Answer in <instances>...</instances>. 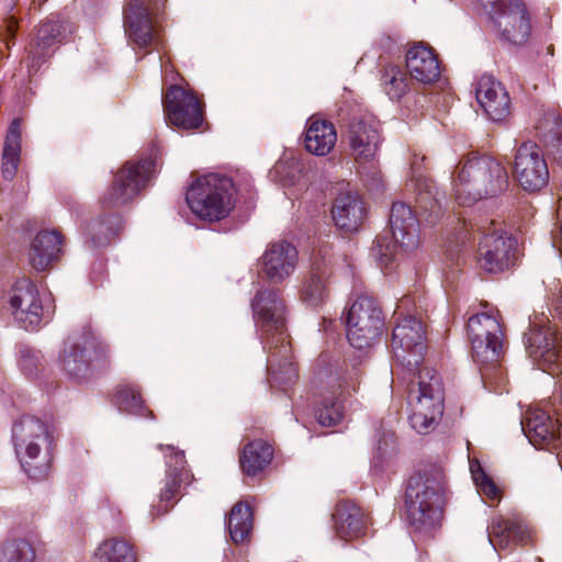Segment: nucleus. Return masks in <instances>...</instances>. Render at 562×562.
<instances>
[{
    "label": "nucleus",
    "instance_id": "f257e3e1",
    "mask_svg": "<svg viewBox=\"0 0 562 562\" xmlns=\"http://www.w3.org/2000/svg\"><path fill=\"white\" fill-rule=\"evenodd\" d=\"M446 493V475L439 464H427L408 479L404 507L407 521L416 532L426 533L440 522Z\"/></svg>",
    "mask_w": 562,
    "mask_h": 562
},
{
    "label": "nucleus",
    "instance_id": "f03ea898",
    "mask_svg": "<svg viewBox=\"0 0 562 562\" xmlns=\"http://www.w3.org/2000/svg\"><path fill=\"white\" fill-rule=\"evenodd\" d=\"M316 366L322 400L315 407V418L323 427H333L344 417L342 402L357 391L360 371L356 364L349 369L346 361L333 360L327 352L318 357Z\"/></svg>",
    "mask_w": 562,
    "mask_h": 562
},
{
    "label": "nucleus",
    "instance_id": "7ed1b4c3",
    "mask_svg": "<svg viewBox=\"0 0 562 562\" xmlns=\"http://www.w3.org/2000/svg\"><path fill=\"white\" fill-rule=\"evenodd\" d=\"M457 202L471 205L482 199L497 196L509 186L505 166L490 155H471L452 180Z\"/></svg>",
    "mask_w": 562,
    "mask_h": 562
},
{
    "label": "nucleus",
    "instance_id": "20e7f679",
    "mask_svg": "<svg viewBox=\"0 0 562 562\" xmlns=\"http://www.w3.org/2000/svg\"><path fill=\"white\" fill-rule=\"evenodd\" d=\"M12 442L23 471L32 480L46 477L50 467L53 435L36 416L23 415L12 425Z\"/></svg>",
    "mask_w": 562,
    "mask_h": 562
},
{
    "label": "nucleus",
    "instance_id": "39448f33",
    "mask_svg": "<svg viewBox=\"0 0 562 562\" xmlns=\"http://www.w3.org/2000/svg\"><path fill=\"white\" fill-rule=\"evenodd\" d=\"M407 392L411 406L408 417L413 429L418 434H428L438 424L445 409V393L441 376L435 369L416 370Z\"/></svg>",
    "mask_w": 562,
    "mask_h": 562
},
{
    "label": "nucleus",
    "instance_id": "423d86ee",
    "mask_svg": "<svg viewBox=\"0 0 562 562\" xmlns=\"http://www.w3.org/2000/svg\"><path fill=\"white\" fill-rule=\"evenodd\" d=\"M237 189L228 176L211 172L198 177L188 188L186 201L193 214L204 221H221L233 210Z\"/></svg>",
    "mask_w": 562,
    "mask_h": 562
},
{
    "label": "nucleus",
    "instance_id": "0eeeda50",
    "mask_svg": "<svg viewBox=\"0 0 562 562\" xmlns=\"http://www.w3.org/2000/svg\"><path fill=\"white\" fill-rule=\"evenodd\" d=\"M389 222L392 240L379 236L371 248V257L382 269L391 267L400 251L408 254L417 249L420 240L419 222L411 205L401 201L394 202Z\"/></svg>",
    "mask_w": 562,
    "mask_h": 562
},
{
    "label": "nucleus",
    "instance_id": "6e6552de",
    "mask_svg": "<svg viewBox=\"0 0 562 562\" xmlns=\"http://www.w3.org/2000/svg\"><path fill=\"white\" fill-rule=\"evenodd\" d=\"M477 10L492 23L499 41L508 46L525 45L531 35L530 13L522 0H476Z\"/></svg>",
    "mask_w": 562,
    "mask_h": 562
},
{
    "label": "nucleus",
    "instance_id": "1a4fd4ad",
    "mask_svg": "<svg viewBox=\"0 0 562 562\" xmlns=\"http://www.w3.org/2000/svg\"><path fill=\"white\" fill-rule=\"evenodd\" d=\"M472 357L482 364L480 373L484 385L497 368L504 352V334L499 321L488 313L472 315L467 324Z\"/></svg>",
    "mask_w": 562,
    "mask_h": 562
},
{
    "label": "nucleus",
    "instance_id": "9d476101",
    "mask_svg": "<svg viewBox=\"0 0 562 562\" xmlns=\"http://www.w3.org/2000/svg\"><path fill=\"white\" fill-rule=\"evenodd\" d=\"M166 0H128L123 11L125 34L133 48L159 49V19Z\"/></svg>",
    "mask_w": 562,
    "mask_h": 562
},
{
    "label": "nucleus",
    "instance_id": "9b49d317",
    "mask_svg": "<svg viewBox=\"0 0 562 562\" xmlns=\"http://www.w3.org/2000/svg\"><path fill=\"white\" fill-rule=\"evenodd\" d=\"M261 344H278L288 338L285 305L281 292L271 285L260 286L250 304Z\"/></svg>",
    "mask_w": 562,
    "mask_h": 562
},
{
    "label": "nucleus",
    "instance_id": "f8f14e48",
    "mask_svg": "<svg viewBox=\"0 0 562 562\" xmlns=\"http://www.w3.org/2000/svg\"><path fill=\"white\" fill-rule=\"evenodd\" d=\"M347 339L356 349L370 347L379 339L384 328L382 308L372 296L361 295L349 307L345 316Z\"/></svg>",
    "mask_w": 562,
    "mask_h": 562
},
{
    "label": "nucleus",
    "instance_id": "ddd939ff",
    "mask_svg": "<svg viewBox=\"0 0 562 562\" xmlns=\"http://www.w3.org/2000/svg\"><path fill=\"white\" fill-rule=\"evenodd\" d=\"M155 171L156 162L151 157L137 162L127 161L102 196V205L111 209L127 204L147 186Z\"/></svg>",
    "mask_w": 562,
    "mask_h": 562
},
{
    "label": "nucleus",
    "instance_id": "4468645a",
    "mask_svg": "<svg viewBox=\"0 0 562 562\" xmlns=\"http://www.w3.org/2000/svg\"><path fill=\"white\" fill-rule=\"evenodd\" d=\"M108 346L90 329L75 337L60 357L63 370L74 379L87 375L93 363L103 366L106 361Z\"/></svg>",
    "mask_w": 562,
    "mask_h": 562
},
{
    "label": "nucleus",
    "instance_id": "2eb2a0df",
    "mask_svg": "<svg viewBox=\"0 0 562 562\" xmlns=\"http://www.w3.org/2000/svg\"><path fill=\"white\" fill-rule=\"evenodd\" d=\"M522 340L528 356L539 369L552 376L562 373V336L554 329L530 324Z\"/></svg>",
    "mask_w": 562,
    "mask_h": 562
},
{
    "label": "nucleus",
    "instance_id": "dca6fc26",
    "mask_svg": "<svg viewBox=\"0 0 562 562\" xmlns=\"http://www.w3.org/2000/svg\"><path fill=\"white\" fill-rule=\"evenodd\" d=\"M392 348L396 360L409 373L420 369L427 348L423 323L412 315L403 318L393 329Z\"/></svg>",
    "mask_w": 562,
    "mask_h": 562
},
{
    "label": "nucleus",
    "instance_id": "f3484780",
    "mask_svg": "<svg viewBox=\"0 0 562 562\" xmlns=\"http://www.w3.org/2000/svg\"><path fill=\"white\" fill-rule=\"evenodd\" d=\"M9 303L14 321L30 331L36 330L42 322H49L54 313V310L43 306L37 286L25 278L13 284Z\"/></svg>",
    "mask_w": 562,
    "mask_h": 562
},
{
    "label": "nucleus",
    "instance_id": "a211bd4d",
    "mask_svg": "<svg viewBox=\"0 0 562 562\" xmlns=\"http://www.w3.org/2000/svg\"><path fill=\"white\" fill-rule=\"evenodd\" d=\"M331 246L319 244L313 251L312 265L300 289L301 300L310 307L324 304L329 297V279L333 274Z\"/></svg>",
    "mask_w": 562,
    "mask_h": 562
},
{
    "label": "nucleus",
    "instance_id": "6ab92c4d",
    "mask_svg": "<svg viewBox=\"0 0 562 562\" xmlns=\"http://www.w3.org/2000/svg\"><path fill=\"white\" fill-rule=\"evenodd\" d=\"M513 176L526 192H538L550 178L547 160L538 144L531 140L521 143L515 153Z\"/></svg>",
    "mask_w": 562,
    "mask_h": 562
},
{
    "label": "nucleus",
    "instance_id": "aec40b11",
    "mask_svg": "<svg viewBox=\"0 0 562 562\" xmlns=\"http://www.w3.org/2000/svg\"><path fill=\"white\" fill-rule=\"evenodd\" d=\"M516 238L503 231L484 234L479 245V265L487 273H501L514 266Z\"/></svg>",
    "mask_w": 562,
    "mask_h": 562
},
{
    "label": "nucleus",
    "instance_id": "412c9836",
    "mask_svg": "<svg viewBox=\"0 0 562 562\" xmlns=\"http://www.w3.org/2000/svg\"><path fill=\"white\" fill-rule=\"evenodd\" d=\"M162 106L166 119L172 125L182 130H194L203 122V111L200 101L191 92L180 86H170L162 95Z\"/></svg>",
    "mask_w": 562,
    "mask_h": 562
},
{
    "label": "nucleus",
    "instance_id": "4be33fe9",
    "mask_svg": "<svg viewBox=\"0 0 562 562\" xmlns=\"http://www.w3.org/2000/svg\"><path fill=\"white\" fill-rule=\"evenodd\" d=\"M262 346L268 353L267 371L270 386L282 391L293 386L299 379V373L288 338L278 344L265 342Z\"/></svg>",
    "mask_w": 562,
    "mask_h": 562
},
{
    "label": "nucleus",
    "instance_id": "5701e85b",
    "mask_svg": "<svg viewBox=\"0 0 562 562\" xmlns=\"http://www.w3.org/2000/svg\"><path fill=\"white\" fill-rule=\"evenodd\" d=\"M347 139L356 159L372 160L382 143L380 122L372 115L352 117L348 124Z\"/></svg>",
    "mask_w": 562,
    "mask_h": 562
},
{
    "label": "nucleus",
    "instance_id": "b1692460",
    "mask_svg": "<svg viewBox=\"0 0 562 562\" xmlns=\"http://www.w3.org/2000/svg\"><path fill=\"white\" fill-rule=\"evenodd\" d=\"M296 248L285 240L270 244L258 261L259 273L272 283H281L295 270Z\"/></svg>",
    "mask_w": 562,
    "mask_h": 562
},
{
    "label": "nucleus",
    "instance_id": "393cba45",
    "mask_svg": "<svg viewBox=\"0 0 562 562\" xmlns=\"http://www.w3.org/2000/svg\"><path fill=\"white\" fill-rule=\"evenodd\" d=\"M169 454H166V481L159 494V504L150 510L153 517L168 512L169 503L180 494L182 483L189 480V471L186 469V457L182 450H176L173 446H166Z\"/></svg>",
    "mask_w": 562,
    "mask_h": 562
},
{
    "label": "nucleus",
    "instance_id": "a878e982",
    "mask_svg": "<svg viewBox=\"0 0 562 562\" xmlns=\"http://www.w3.org/2000/svg\"><path fill=\"white\" fill-rule=\"evenodd\" d=\"M521 429L536 448H557L562 443V424L542 409H530L521 419Z\"/></svg>",
    "mask_w": 562,
    "mask_h": 562
},
{
    "label": "nucleus",
    "instance_id": "bb28decb",
    "mask_svg": "<svg viewBox=\"0 0 562 562\" xmlns=\"http://www.w3.org/2000/svg\"><path fill=\"white\" fill-rule=\"evenodd\" d=\"M479 104L493 122H503L510 113V98L502 82L483 75L475 89Z\"/></svg>",
    "mask_w": 562,
    "mask_h": 562
},
{
    "label": "nucleus",
    "instance_id": "cd10ccee",
    "mask_svg": "<svg viewBox=\"0 0 562 562\" xmlns=\"http://www.w3.org/2000/svg\"><path fill=\"white\" fill-rule=\"evenodd\" d=\"M68 24L58 15H50L43 21L37 30L35 45L31 50L32 61L29 72H35L41 65L50 56L49 49L60 44L67 36Z\"/></svg>",
    "mask_w": 562,
    "mask_h": 562
},
{
    "label": "nucleus",
    "instance_id": "c85d7f7f",
    "mask_svg": "<svg viewBox=\"0 0 562 562\" xmlns=\"http://www.w3.org/2000/svg\"><path fill=\"white\" fill-rule=\"evenodd\" d=\"M335 225L345 233H353L362 225L367 211L362 199L351 191L337 195L331 207Z\"/></svg>",
    "mask_w": 562,
    "mask_h": 562
},
{
    "label": "nucleus",
    "instance_id": "c756f323",
    "mask_svg": "<svg viewBox=\"0 0 562 562\" xmlns=\"http://www.w3.org/2000/svg\"><path fill=\"white\" fill-rule=\"evenodd\" d=\"M488 541L495 550L507 549L512 543H525L529 538L522 519L494 517L486 528Z\"/></svg>",
    "mask_w": 562,
    "mask_h": 562
},
{
    "label": "nucleus",
    "instance_id": "7c9ffc66",
    "mask_svg": "<svg viewBox=\"0 0 562 562\" xmlns=\"http://www.w3.org/2000/svg\"><path fill=\"white\" fill-rule=\"evenodd\" d=\"M63 237L57 231H41L30 248V263L36 271H45L59 259Z\"/></svg>",
    "mask_w": 562,
    "mask_h": 562
},
{
    "label": "nucleus",
    "instance_id": "2f4dec72",
    "mask_svg": "<svg viewBox=\"0 0 562 562\" xmlns=\"http://www.w3.org/2000/svg\"><path fill=\"white\" fill-rule=\"evenodd\" d=\"M406 67L413 79L425 85L436 81L440 76L435 52L424 45H415L407 52Z\"/></svg>",
    "mask_w": 562,
    "mask_h": 562
},
{
    "label": "nucleus",
    "instance_id": "473e14b6",
    "mask_svg": "<svg viewBox=\"0 0 562 562\" xmlns=\"http://www.w3.org/2000/svg\"><path fill=\"white\" fill-rule=\"evenodd\" d=\"M416 205L426 221L435 224L443 214L445 194H440L434 181L423 175L415 176Z\"/></svg>",
    "mask_w": 562,
    "mask_h": 562
},
{
    "label": "nucleus",
    "instance_id": "72a5a7b5",
    "mask_svg": "<svg viewBox=\"0 0 562 562\" xmlns=\"http://www.w3.org/2000/svg\"><path fill=\"white\" fill-rule=\"evenodd\" d=\"M333 520L337 536L345 540L362 536L366 529L362 509L349 501L336 505Z\"/></svg>",
    "mask_w": 562,
    "mask_h": 562
},
{
    "label": "nucleus",
    "instance_id": "f704fd0d",
    "mask_svg": "<svg viewBox=\"0 0 562 562\" xmlns=\"http://www.w3.org/2000/svg\"><path fill=\"white\" fill-rule=\"evenodd\" d=\"M122 227V217L116 213L94 218L85 228V244L91 249L104 248L111 244Z\"/></svg>",
    "mask_w": 562,
    "mask_h": 562
},
{
    "label": "nucleus",
    "instance_id": "c9c22d12",
    "mask_svg": "<svg viewBox=\"0 0 562 562\" xmlns=\"http://www.w3.org/2000/svg\"><path fill=\"white\" fill-rule=\"evenodd\" d=\"M337 133L331 122L326 120H308L304 144L308 153L316 156L327 155L335 146Z\"/></svg>",
    "mask_w": 562,
    "mask_h": 562
},
{
    "label": "nucleus",
    "instance_id": "e433bc0d",
    "mask_svg": "<svg viewBox=\"0 0 562 562\" xmlns=\"http://www.w3.org/2000/svg\"><path fill=\"white\" fill-rule=\"evenodd\" d=\"M537 134L548 155L562 166V119L554 112L546 113L537 125Z\"/></svg>",
    "mask_w": 562,
    "mask_h": 562
},
{
    "label": "nucleus",
    "instance_id": "4c0bfd02",
    "mask_svg": "<svg viewBox=\"0 0 562 562\" xmlns=\"http://www.w3.org/2000/svg\"><path fill=\"white\" fill-rule=\"evenodd\" d=\"M21 160V120L14 119L8 128L3 150L1 172L4 180L14 179Z\"/></svg>",
    "mask_w": 562,
    "mask_h": 562
},
{
    "label": "nucleus",
    "instance_id": "58836bf2",
    "mask_svg": "<svg viewBox=\"0 0 562 562\" xmlns=\"http://www.w3.org/2000/svg\"><path fill=\"white\" fill-rule=\"evenodd\" d=\"M380 85L393 101L401 100L409 90L406 71L398 65L386 64L380 68Z\"/></svg>",
    "mask_w": 562,
    "mask_h": 562
},
{
    "label": "nucleus",
    "instance_id": "ea45409f",
    "mask_svg": "<svg viewBox=\"0 0 562 562\" xmlns=\"http://www.w3.org/2000/svg\"><path fill=\"white\" fill-rule=\"evenodd\" d=\"M93 562H136L132 547L121 539L103 541L94 552Z\"/></svg>",
    "mask_w": 562,
    "mask_h": 562
},
{
    "label": "nucleus",
    "instance_id": "a19ab883",
    "mask_svg": "<svg viewBox=\"0 0 562 562\" xmlns=\"http://www.w3.org/2000/svg\"><path fill=\"white\" fill-rule=\"evenodd\" d=\"M114 403L121 412L131 415L148 417L153 413L144 405L140 394L130 385H121L115 394Z\"/></svg>",
    "mask_w": 562,
    "mask_h": 562
},
{
    "label": "nucleus",
    "instance_id": "79ce46f5",
    "mask_svg": "<svg viewBox=\"0 0 562 562\" xmlns=\"http://www.w3.org/2000/svg\"><path fill=\"white\" fill-rule=\"evenodd\" d=\"M273 453V448L268 441L248 440V477L262 472L271 463Z\"/></svg>",
    "mask_w": 562,
    "mask_h": 562
},
{
    "label": "nucleus",
    "instance_id": "37998d69",
    "mask_svg": "<svg viewBox=\"0 0 562 562\" xmlns=\"http://www.w3.org/2000/svg\"><path fill=\"white\" fill-rule=\"evenodd\" d=\"M35 551L25 539H12L0 544V562H34Z\"/></svg>",
    "mask_w": 562,
    "mask_h": 562
},
{
    "label": "nucleus",
    "instance_id": "c03bdc74",
    "mask_svg": "<svg viewBox=\"0 0 562 562\" xmlns=\"http://www.w3.org/2000/svg\"><path fill=\"white\" fill-rule=\"evenodd\" d=\"M246 502H237L225 518V527L232 542L238 544L246 540Z\"/></svg>",
    "mask_w": 562,
    "mask_h": 562
},
{
    "label": "nucleus",
    "instance_id": "a18cd8bd",
    "mask_svg": "<svg viewBox=\"0 0 562 562\" xmlns=\"http://www.w3.org/2000/svg\"><path fill=\"white\" fill-rule=\"evenodd\" d=\"M16 355L18 364L22 373L29 379L36 378L43 367L41 351L26 344H19L16 346Z\"/></svg>",
    "mask_w": 562,
    "mask_h": 562
},
{
    "label": "nucleus",
    "instance_id": "49530a36",
    "mask_svg": "<svg viewBox=\"0 0 562 562\" xmlns=\"http://www.w3.org/2000/svg\"><path fill=\"white\" fill-rule=\"evenodd\" d=\"M472 479L479 488V491L490 498H496L498 495V488L493 480L485 473L481 464L471 463L470 465Z\"/></svg>",
    "mask_w": 562,
    "mask_h": 562
},
{
    "label": "nucleus",
    "instance_id": "de8ad7c7",
    "mask_svg": "<svg viewBox=\"0 0 562 562\" xmlns=\"http://www.w3.org/2000/svg\"><path fill=\"white\" fill-rule=\"evenodd\" d=\"M548 301L552 317L562 322V282H553L549 289Z\"/></svg>",
    "mask_w": 562,
    "mask_h": 562
},
{
    "label": "nucleus",
    "instance_id": "09e8293b",
    "mask_svg": "<svg viewBox=\"0 0 562 562\" xmlns=\"http://www.w3.org/2000/svg\"><path fill=\"white\" fill-rule=\"evenodd\" d=\"M363 180L368 189L372 192H379L383 189V180L381 173L376 170H370L367 172Z\"/></svg>",
    "mask_w": 562,
    "mask_h": 562
},
{
    "label": "nucleus",
    "instance_id": "8fccbe9b",
    "mask_svg": "<svg viewBox=\"0 0 562 562\" xmlns=\"http://www.w3.org/2000/svg\"><path fill=\"white\" fill-rule=\"evenodd\" d=\"M252 497L248 496V538L250 537L251 530H252V519H254V505H252Z\"/></svg>",
    "mask_w": 562,
    "mask_h": 562
},
{
    "label": "nucleus",
    "instance_id": "3c124183",
    "mask_svg": "<svg viewBox=\"0 0 562 562\" xmlns=\"http://www.w3.org/2000/svg\"><path fill=\"white\" fill-rule=\"evenodd\" d=\"M239 467L243 473L246 472V445L239 447Z\"/></svg>",
    "mask_w": 562,
    "mask_h": 562
},
{
    "label": "nucleus",
    "instance_id": "603ef678",
    "mask_svg": "<svg viewBox=\"0 0 562 562\" xmlns=\"http://www.w3.org/2000/svg\"><path fill=\"white\" fill-rule=\"evenodd\" d=\"M553 52H554V47H553V45H548V46L546 47V55H547V56H553Z\"/></svg>",
    "mask_w": 562,
    "mask_h": 562
},
{
    "label": "nucleus",
    "instance_id": "864d4df0",
    "mask_svg": "<svg viewBox=\"0 0 562 562\" xmlns=\"http://www.w3.org/2000/svg\"><path fill=\"white\" fill-rule=\"evenodd\" d=\"M417 165H418L417 160L413 161V169H414V172H416Z\"/></svg>",
    "mask_w": 562,
    "mask_h": 562
},
{
    "label": "nucleus",
    "instance_id": "5fc2aeb1",
    "mask_svg": "<svg viewBox=\"0 0 562 562\" xmlns=\"http://www.w3.org/2000/svg\"><path fill=\"white\" fill-rule=\"evenodd\" d=\"M378 450H379V453H382V447H381V443L379 445Z\"/></svg>",
    "mask_w": 562,
    "mask_h": 562
},
{
    "label": "nucleus",
    "instance_id": "6e6d98bb",
    "mask_svg": "<svg viewBox=\"0 0 562 562\" xmlns=\"http://www.w3.org/2000/svg\"><path fill=\"white\" fill-rule=\"evenodd\" d=\"M159 60H161V57H159ZM160 68H164L162 61H160Z\"/></svg>",
    "mask_w": 562,
    "mask_h": 562
}]
</instances>
